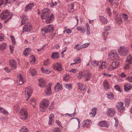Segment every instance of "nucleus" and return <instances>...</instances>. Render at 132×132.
Segmentation results:
<instances>
[{"instance_id":"f257e3e1","label":"nucleus","mask_w":132,"mask_h":132,"mask_svg":"<svg viewBox=\"0 0 132 132\" xmlns=\"http://www.w3.org/2000/svg\"><path fill=\"white\" fill-rule=\"evenodd\" d=\"M77 76L79 79H81L82 77L84 78L86 81L89 80L92 76V74L89 71L85 70L81 71L77 74Z\"/></svg>"},{"instance_id":"f03ea898","label":"nucleus","mask_w":132,"mask_h":132,"mask_svg":"<svg viewBox=\"0 0 132 132\" xmlns=\"http://www.w3.org/2000/svg\"><path fill=\"white\" fill-rule=\"evenodd\" d=\"M108 59L111 61L118 60L119 59V56L116 50H113L109 52Z\"/></svg>"},{"instance_id":"7ed1b4c3","label":"nucleus","mask_w":132,"mask_h":132,"mask_svg":"<svg viewBox=\"0 0 132 132\" xmlns=\"http://www.w3.org/2000/svg\"><path fill=\"white\" fill-rule=\"evenodd\" d=\"M129 49L127 47L123 46L119 47L118 50L119 54L121 56H125L127 55L129 52Z\"/></svg>"},{"instance_id":"20e7f679","label":"nucleus","mask_w":132,"mask_h":132,"mask_svg":"<svg viewBox=\"0 0 132 132\" xmlns=\"http://www.w3.org/2000/svg\"><path fill=\"white\" fill-rule=\"evenodd\" d=\"M54 30V28L53 26L51 24H50L47 26L46 27L42 28L41 29V31L43 36H46L45 33L52 32Z\"/></svg>"},{"instance_id":"39448f33","label":"nucleus","mask_w":132,"mask_h":132,"mask_svg":"<svg viewBox=\"0 0 132 132\" xmlns=\"http://www.w3.org/2000/svg\"><path fill=\"white\" fill-rule=\"evenodd\" d=\"M49 105V101L47 100H44L41 101L40 104V110L44 111L47 108Z\"/></svg>"},{"instance_id":"423d86ee","label":"nucleus","mask_w":132,"mask_h":132,"mask_svg":"<svg viewBox=\"0 0 132 132\" xmlns=\"http://www.w3.org/2000/svg\"><path fill=\"white\" fill-rule=\"evenodd\" d=\"M28 114L26 109L21 108L19 112L20 118L22 120H26L28 118Z\"/></svg>"},{"instance_id":"0eeeda50","label":"nucleus","mask_w":132,"mask_h":132,"mask_svg":"<svg viewBox=\"0 0 132 132\" xmlns=\"http://www.w3.org/2000/svg\"><path fill=\"white\" fill-rule=\"evenodd\" d=\"M13 15L12 13H9L7 10H5L3 11L1 15V17L2 19H11Z\"/></svg>"},{"instance_id":"6e6552de","label":"nucleus","mask_w":132,"mask_h":132,"mask_svg":"<svg viewBox=\"0 0 132 132\" xmlns=\"http://www.w3.org/2000/svg\"><path fill=\"white\" fill-rule=\"evenodd\" d=\"M120 63L117 61L112 62L110 65L108 69V71H111L115 70L120 65Z\"/></svg>"},{"instance_id":"1a4fd4ad","label":"nucleus","mask_w":132,"mask_h":132,"mask_svg":"<svg viewBox=\"0 0 132 132\" xmlns=\"http://www.w3.org/2000/svg\"><path fill=\"white\" fill-rule=\"evenodd\" d=\"M32 90L30 87H28L25 90V95L26 100L27 101L30 98Z\"/></svg>"},{"instance_id":"9d476101","label":"nucleus","mask_w":132,"mask_h":132,"mask_svg":"<svg viewBox=\"0 0 132 132\" xmlns=\"http://www.w3.org/2000/svg\"><path fill=\"white\" fill-rule=\"evenodd\" d=\"M116 108L118 111L120 113L123 112L125 110V107L123 106V103L121 102L117 103Z\"/></svg>"},{"instance_id":"9b49d317","label":"nucleus","mask_w":132,"mask_h":132,"mask_svg":"<svg viewBox=\"0 0 132 132\" xmlns=\"http://www.w3.org/2000/svg\"><path fill=\"white\" fill-rule=\"evenodd\" d=\"M45 22L47 24H49L52 22L54 20V17L53 14L52 13L47 16L45 18Z\"/></svg>"},{"instance_id":"f8f14e48","label":"nucleus","mask_w":132,"mask_h":132,"mask_svg":"<svg viewBox=\"0 0 132 132\" xmlns=\"http://www.w3.org/2000/svg\"><path fill=\"white\" fill-rule=\"evenodd\" d=\"M50 10L48 9H44L42 11V14L41 17L42 19H44L45 18L47 17L50 15Z\"/></svg>"},{"instance_id":"ddd939ff","label":"nucleus","mask_w":132,"mask_h":132,"mask_svg":"<svg viewBox=\"0 0 132 132\" xmlns=\"http://www.w3.org/2000/svg\"><path fill=\"white\" fill-rule=\"evenodd\" d=\"M106 113L109 117H113L115 114L114 110L112 108H109L107 109Z\"/></svg>"},{"instance_id":"4468645a","label":"nucleus","mask_w":132,"mask_h":132,"mask_svg":"<svg viewBox=\"0 0 132 132\" xmlns=\"http://www.w3.org/2000/svg\"><path fill=\"white\" fill-rule=\"evenodd\" d=\"M110 29L111 28L110 26H106L105 27V30L102 32V35L104 37V38L105 40H106L107 35L109 34L107 32V31L110 30Z\"/></svg>"},{"instance_id":"2eb2a0df","label":"nucleus","mask_w":132,"mask_h":132,"mask_svg":"<svg viewBox=\"0 0 132 132\" xmlns=\"http://www.w3.org/2000/svg\"><path fill=\"white\" fill-rule=\"evenodd\" d=\"M31 25L30 24L28 23L25 25L23 27V29L24 31L29 32L31 30Z\"/></svg>"},{"instance_id":"dca6fc26","label":"nucleus","mask_w":132,"mask_h":132,"mask_svg":"<svg viewBox=\"0 0 132 132\" xmlns=\"http://www.w3.org/2000/svg\"><path fill=\"white\" fill-rule=\"evenodd\" d=\"M53 68L54 69H56L60 71H62V69L61 64L58 63H56L54 64Z\"/></svg>"},{"instance_id":"f3484780","label":"nucleus","mask_w":132,"mask_h":132,"mask_svg":"<svg viewBox=\"0 0 132 132\" xmlns=\"http://www.w3.org/2000/svg\"><path fill=\"white\" fill-rule=\"evenodd\" d=\"M20 17L22 19L21 24L22 25L25 23L27 21L28 19L26 16L24 14H23L22 15H20Z\"/></svg>"},{"instance_id":"a211bd4d","label":"nucleus","mask_w":132,"mask_h":132,"mask_svg":"<svg viewBox=\"0 0 132 132\" xmlns=\"http://www.w3.org/2000/svg\"><path fill=\"white\" fill-rule=\"evenodd\" d=\"M62 85L57 82L54 87L55 90L56 92L61 90L62 89Z\"/></svg>"},{"instance_id":"6ab92c4d","label":"nucleus","mask_w":132,"mask_h":132,"mask_svg":"<svg viewBox=\"0 0 132 132\" xmlns=\"http://www.w3.org/2000/svg\"><path fill=\"white\" fill-rule=\"evenodd\" d=\"M9 64L13 69H15L16 68V63L13 59L10 60Z\"/></svg>"},{"instance_id":"aec40b11","label":"nucleus","mask_w":132,"mask_h":132,"mask_svg":"<svg viewBox=\"0 0 132 132\" xmlns=\"http://www.w3.org/2000/svg\"><path fill=\"white\" fill-rule=\"evenodd\" d=\"M39 84L40 87H42L45 86L46 82L45 80L42 78H40L38 80Z\"/></svg>"},{"instance_id":"412c9836","label":"nucleus","mask_w":132,"mask_h":132,"mask_svg":"<svg viewBox=\"0 0 132 132\" xmlns=\"http://www.w3.org/2000/svg\"><path fill=\"white\" fill-rule=\"evenodd\" d=\"M76 29L78 31H79L81 33H84L86 31L85 28L83 26H78L76 27Z\"/></svg>"},{"instance_id":"4be33fe9","label":"nucleus","mask_w":132,"mask_h":132,"mask_svg":"<svg viewBox=\"0 0 132 132\" xmlns=\"http://www.w3.org/2000/svg\"><path fill=\"white\" fill-rule=\"evenodd\" d=\"M100 19L101 22L104 24H106L108 22V20L103 16H100Z\"/></svg>"},{"instance_id":"5701e85b","label":"nucleus","mask_w":132,"mask_h":132,"mask_svg":"<svg viewBox=\"0 0 132 132\" xmlns=\"http://www.w3.org/2000/svg\"><path fill=\"white\" fill-rule=\"evenodd\" d=\"M125 90L128 92L132 88V84H127L124 86Z\"/></svg>"},{"instance_id":"b1692460","label":"nucleus","mask_w":132,"mask_h":132,"mask_svg":"<svg viewBox=\"0 0 132 132\" xmlns=\"http://www.w3.org/2000/svg\"><path fill=\"white\" fill-rule=\"evenodd\" d=\"M51 86H49L47 87V88L45 90L46 95L48 96L50 95L51 94Z\"/></svg>"},{"instance_id":"393cba45","label":"nucleus","mask_w":132,"mask_h":132,"mask_svg":"<svg viewBox=\"0 0 132 132\" xmlns=\"http://www.w3.org/2000/svg\"><path fill=\"white\" fill-rule=\"evenodd\" d=\"M98 124L100 126L102 127H109L106 122L105 121L99 122H98Z\"/></svg>"},{"instance_id":"a878e982","label":"nucleus","mask_w":132,"mask_h":132,"mask_svg":"<svg viewBox=\"0 0 132 132\" xmlns=\"http://www.w3.org/2000/svg\"><path fill=\"white\" fill-rule=\"evenodd\" d=\"M7 47V45L5 43H3L0 45V50L3 51L5 50Z\"/></svg>"},{"instance_id":"bb28decb","label":"nucleus","mask_w":132,"mask_h":132,"mask_svg":"<svg viewBox=\"0 0 132 132\" xmlns=\"http://www.w3.org/2000/svg\"><path fill=\"white\" fill-rule=\"evenodd\" d=\"M91 123V122L90 120H86L83 122L82 127H85L86 126H88V125L90 124Z\"/></svg>"},{"instance_id":"cd10ccee","label":"nucleus","mask_w":132,"mask_h":132,"mask_svg":"<svg viewBox=\"0 0 132 132\" xmlns=\"http://www.w3.org/2000/svg\"><path fill=\"white\" fill-rule=\"evenodd\" d=\"M120 16L122 17L124 21L126 22H128L129 20H128V17L127 15L125 13H122L120 15Z\"/></svg>"},{"instance_id":"c85d7f7f","label":"nucleus","mask_w":132,"mask_h":132,"mask_svg":"<svg viewBox=\"0 0 132 132\" xmlns=\"http://www.w3.org/2000/svg\"><path fill=\"white\" fill-rule=\"evenodd\" d=\"M31 49L30 48H26L23 52V54L24 55L27 56L29 55L31 52Z\"/></svg>"},{"instance_id":"c756f323","label":"nucleus","mask_w":132,"mask_h":132,"mask_svg":"<svg viewBox=\"0 0 132 132\" xmlns=\"http://www.w3.org/2000/svg\"><path fill=\"white\" fill-rule=\"evenodd\" d=\"M97 108H93L91 111L90 113V115L92 117L95 116L96 113Z\"/></svg>"},{"instance_id":"7c9ffc66","label":"nucleus","mask_w":132,"mask_h":132,"mask_svg":"<svg viewBox=\"0 0 132 132\" xmlns=\"http://www.w3.org/2000/svg\"><path fill=\"white\" fill-rule=\"evenodd\" d=\"M103 85L104 88L106 90H107L110 88V86L109 85V83L108 81L106 80H105L103 83Z\"/></svg>"},{"instance_id":"2f4dec72","label":"nucleus","mask_w":132,"mask_h":132,"mask_svg":"<svg viewBox=\"0 0 132 132\" xmlns=\"http://www.w3.org/2000/svg\"><path fill=\"white\" fill-rule=\"evenodd\" d=\"M34 5V3H32L29 4L25 8V11H28L31 9V8Z\"/></svg>"},{"instance_id":"473e14b6","label":"nucleus","mask_w":132,"mask_h":132,"mask_svg":"<svg viewBox=\"0 0 132 132\" xmlns=\"http://www.w3.org/2000/svg\"><path fill=\"white\" fill-rule=\"evenodd\" d=\"M59 56V54L58 52H54L52 54L51 57L52 59H57Z\"/></svg>"},{"instance_id":"72a5a7b5","label":"nucleus","mask_w":132,"mask_h":132,"mask_svg":"<svg viewBox=\"0 0 132 132\" xmlns=\"http://www.w3.org/2000/svg\"><path fill=\"white\" fill-rule=\"evenodd\" d=\"M107 98L110 100H113L114 99V96L113 94L111 92H109L106 94Z\"/></svg>"},{"instance_id":"f704fd0d","label":"nucleus","mask_w":132,"mask_h":132,"mask_svg":"<svg viewBox=\"0 0 132 132\" xmlns=\"http://www.w3.org/2000/svg\"><path fill=\"white\" fill-rule=\"evenodd\" d=\"M79 89L80 90H83L84 91L85 90V88L84 85L80 82H79L77 84Z\"/></svg>"},{"instance_id":"c9c22d12","label":"nucleus","mask_w":132,"mask_h":132,"mask_svg":"<svg viewBox=\"0 0 132 132\" xmlns=\"http://www.w3.org/2000/svg\"><path fill=\"white\" fill-rule=\"evenodd\" d=\"M121 17L120 16L119 17L115 18V20L116 23L120 24L122 23V20L121 18Z\"/></svg>"},{"instance_id":"e433bc0d","label":"nucleus","mask_w":132,"mask_h":132,"mask_svg":"<svg viewBox=\"0 0 132 132\" xmlns=\"http://www.w3.org/2000/svg\"><path fill=\"white\" fill-rule=\"evenodd\" d=\"M0 112L4 115H7L9 114L6 110L1 107H0Z\"/></svg>"},{"instance_id":"4c0bfd02","label":"nucleus","mask_w":132,"mask_h":132,"mask_svg":"<svg viewBox=\"0 0 132 132\" xmlns=\"http://www.w3.org/2000/svg\"><path fill=\"white\" fill-rule=\"evenodd\" d=\"M28 71L31 73L32 76H35L37 74L36 71L34 69H30Z\"/></svg>"},{"instance_id":"58836bf2","label":"nucleus","mask_w":132,"mask_h":132,"mask_svg":"<svg viewBox=\"0 0 132 132\" xmlns=\"http://www.w3.org/2000/svg\"><path fill=\"white\" fill-rule=\"evenodd\" d=\"M99 64L98 61H97L95 60L92 61L91 62V65L94 67L97 66Z\"/></svg>"},{"instance_id":"ea45409f","label":"nucleus","mask_w":132,"mask_h":132,"mask_svg":"<svg viewBox=\"0 0 132 132\" xmlns=\"http://www.w3.org/2000/svg\"><path fill=\"white\" fill-rule=\"evenodd\" d=\"M85 26L87 28L86 34L88 35H89L90 34V32L89 30L90 27L88 23H86Z\"/></svg>"},{"instance_id":"a19ab883","label":"nucleus","mask_w":132,"mask_h":132,"mask_svg":"<svg viewBox=\"0 0 132 132\" xmlns=\"http://www.w3.org/2000/svg\"><path fill=\"white\" fill-rule=\"evenodd\" d=\"M20 132H29V131L25 126H23L20 129Z\"/></svg>"},{"instance_id":"79ce46f5","label":"nucleus","mask_w":132,"mask_h":132,"mask_svg":"<svg viewBox=\"0 0 132 132\" xmlns=\"http://www.w3.org/2000/svg\"><path fill=\"white\" fill-rule=\"evenodd\" d=\"M126 61L128 62L130 64L132 62V56L130 55H129L127 57Z\"/></svg>"},{"instance_id":"37998d69","label":"nucleus","mask_w":132,"mask_h":132,"mask_svg":"<svg viewBox=\"0 0 132 132\" xmlns=\"http://www.w3.org/2000/svg\"><path fill=\"white\" fill-rule=\"evenodd\" d=\"M63 85L66 89H68L70 90L72 88V85L71 84H64Z\"/></svg>"},{"instance_id":"c03bdc74","label":"nucleus","mask_w":132,"mask_h":132,"mask_svg":"<svg viewBox=\"0 0 132 132\" xmlns=\"http://www.w3.org/2000/svg\"><path fill=\"white\" fill-rule=\"evenodd\" d=\"M18 78L19 80V84H21L24 82V81L23 80V79L21 75L20 74L18 75Z\"/></svg>"},{"instance_id":"a18cd8bd","label":"nucleus","mask_w":132,"mask_h":132,"mask_svg":"<svg viewBox=\"0 0 132 132\" xmlns=\"http://www.w3.org/2000/svg\"><path fill=\"white\" fill-rule=\"evenodd\" d=\"M125 106L127 107H128L129 106V104L130 103V99L129 98L126 99L125 100Z\"/></svg>"},{"instance_id":"49530a36","label":"nucleus","mask_w":132,"mask_h":132,"mask_svg":"<svg viewBox=\"0 0 132 132\" xmlns=\"http://www.w3.org/2000/svg\"><path fill=\"white\" fill-rule=\"evenodd\" d=\"M42 72L44 73L48 74L50 73V71H49L47 68H42L41 69Z\"/></svg>"},{"instance_id":"de8ad7c7","label":"nucleus","mask_w":132,"mask_h":132,"mask_svg":"<svg viewBox=\"0 0 132 132\" xmlns=\"http://www.w3.org/2000/svg\"><path fill=\"white\" fill-rule=\"evenodd\" d=\"M106 68L105 62H102L101 64L100 65L99 67V68L100 69H104Z\"/></svg>"},{"instance_id":"09e8293b","label":"nucleus","mask_w":132,"mask_h":132,"mask_svg":"<svg viewBox=\"0 0 132 132\" xmlns=\"http://www.w3.org/2000/svg\"><path fill=\"white\" fill-rule=\"evenodd\" d=\"M44 65L45 66H48L51 64L48 59H47L43 62Z\"/></svg>"},{"instance_id":"8fccbe9b","label":"nucleus","mask_w":132,"mask_h":132,"mask_svg":"<svg viewBox=\"0 0 132 132\" xmlns=\"http://www.w3.org/2000/svg\"><path fill=\"white\" fill-rule=\"evenodd\" d=\"M73 61L76 62V64H77L80 63L81 62V60L80 58L79 57H78L75 59L73 60Z\"/></svg>"},{"instance_id":"3c124183","label":"nucleus","mask_w":132,"mask_h":132,"mask_svg":"<svg viewBox=\"0 0 132 132\" xmlns=\"http://www.w3.org/2000/svg\"><path fill=\"white\" fill-rule=\"evenodd\" d=\"M31 59L30 60V62L32 63H34L36 61V59L34 56L32 55L31 56Z\"/></svg>"},{"instance_id":"603ef678","label":"nucleus","mask_w":132,"mask_h":132,"mask_svg":"<svg viewBox=\"0 0 132 132\" xmlns=\"http://www.w3.org/2000/svg\"><path fill=\"white\" fill-rule=\"evenodd\" d=\"M65 32H66L67 34H69L71 33L72 30L69 29H65L63 31V33H64Z\"/></svg>"},{"instance_id":"864d4df0","label":"nucleus","mask_w":132,"mask_h":132,"mask_svg":"<svg viewBox=\"0 0 132 132\" xmlns=\"http://www.w3.org/2000/svg\"><path fill=\"white\" fill-rule=\"evenodd\" d=\"M79 45L77 44L75 46V48H76L77 50L79 51L81 50V49L83 48H82L81 47V45L78 47L79 46Z\"/></svg>"},{"instance_id":"5fc2aeb1","label":"nucleus","mask_w":132,"mask_h":132,"mask_svg":"<svg viewBox=\"0 0 132 132\" xmlns=\"http://www.w3.org/2000/svg\"><path fill=\"white\" fill-rule=\"evenodd\" d=\"M106 11L107 13H108V14L109 16H110L112 14L111 12V11L110 10V8L109 7H108L106 9Z\"/></svg>"},{"instance_id":"6e6d98bb","label":"nucleus","mask_w":132,"mask_h":132,"mask_svg":"<svg viewBox=\"0 0 132 132\" xmlns=\"http://www.w3.org/2000/svg\"><path fill=\"white\" fill-rule=\"evenodd\" d=\"M53 132H61V129L59 127H56L53 130Z\"/></svg>"},{"instance_id":"4d7b16f0","label":"nucleus","mask_w":132,"mask_h":132,"mask_svg":"<svg viewBox=\"0 0 132 132\" xmlns=\"http://www.w3.org/2000/svg\"><path fill=\"white\" fill-rule=\"evenodd\" d=\"M89 45V43H88L83 44L81 45V46L82 48H84L87 47Z\"/></svg>"},{"instance_id":"13d9d810","label":"nucleus","mask_w":132,"mask_h":132,"mask_svg":"<svg viewBox=\"0 0 132 132\" xmlns=\"http://www.w3.org/2000/svg\"><path fill=\"white\" fill-rule=\"evenodd\" d=\"M10 38L11 39L12 43L14 45L15 43V39L14 37L13 36H11Z\"/></svg>"},{"instance_id":"bf43d9fd","label":"nucleus","mask_w":132,"mask_h":132,"mask_svg":"<svg viewBox=\"0 0 132 132\" xmlns=\"http://www.w3.org/2000/svg\"><path fill=\"white\" fill-rule=\"evenodd\" d=\"M55 116L53 113L51 114L49 116V119L53 120V119L54 118Z\"/></svg>"},{"instance_id":"052dcab7","label":"nucleus","mask_w":132,"mask_h":132,"mask_svg":"<svg viewBox=\"0 0 132 132\" xmlns=\"http://www.w3.org/2000/svg\"><path fill=\"white\" fill-rule=\"evenodd\" d=\"M78 19L77 18V16H76L75 17V18L74 19V21L75 22H76V23L75 25V26L77 25L78 24Z\"/></svg>"},{"instance_id":"680f3d73","label":"nucleus","mask_w":132,"mask_h":132,"mask_svg":"<svg viewBox=\"0 0 132 132\" xmlns=\"http://www.w3.org/2000/svg\"><path fill=\"white\" fill-rule=\"evenodd\" d=\"M70 78L69 75H66L63 78L66 81H68Z\"/></svg>"},{"instance_id":"e2e57ef3","label":"nucleus","mask_w":132,"mask_h":132,"mask_svg":"<svg viewBox=\"0 0 132 132\" xmlns=\"http://www.w3.org/2000/svg\"><path fill=\"white\" fill-rule=\"evenodd\" d=\"M77 69H72L71 70H69V71L71 72H72L73 73H75L77 72Z\"/></svg>"},{"instance_id":"0e129e2a","label":"nucleus","mask_w":132,"mask_h":132,"mask_svg":"<svg viewBox=\"0 0 132 132\" xmlns=\"http://www.w3.org/2000/svg\"><path fill=\"white\" fill-rule=\"evenodd\" d=\"M115 89L118 91L121 92L120 88L119 86L118 85H116L114 86Z\"/></svg>"},{"instance_id":"69168bd1","label":"nucleus","mask_w":132,"mask_h":132,"mask_svg":"<svg viewBox=\"0 0 132 132\" xmlns=\"http://www.w3.org/2000/svg\"><path fill=\"white\" fill-rule=\"evenodd\" d=\"M4 39V35L2 34H0V41H2Z\"/></svg>"},{"instance_id":"338daca9","label":"nucleus","mask_w":132,"mask_h":132,"mask_svg":"<svg viewBox=\"0 0 132 132\" xmlns=\"http://www.w3.org/2000/svg\"><path fill=\"white\" fill-rule=\"evenodd\" d=\"M130 67V65L129 64H126L124 67V69H129V68Z\"/></svg>"},{"instance_id":"774afa93","label":"nucleus","mask_w":132,"mask_h":132,"mask_svg":"<svg viewBox=\"0 0 132 132\" xmlns=\"http://www.w3.org/2000/svg\"><path fill=\"white\" fill-rule=\"evenodd\" d=\"M4 70H5L7 73H9L10 72L11 70L10 69H8L7 67H5L4 69Z\"/></svg>"}]
</instances>
